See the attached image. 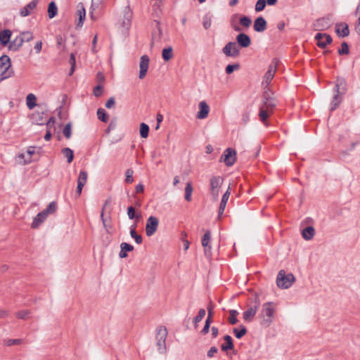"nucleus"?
<instances>
[{
  "instance_id": "nucleus-1",
  "label": "nucleus",
  "mask_w": 360,
  "mask_h": 360,
  "mask_svg": "<svg viewBox=\"0 0 360 360\" xmlns=\"http://www.w3.org/2000/svg\"><path fill=\"white\" fill-rule=\"evenodd\" d=\"M347 84L345 78L338 77L335 80L334 91L335 94L333 96L330 103V111L335 110L340 104L342 100V95L347 91Z\"/></svg>"
},
{
  "instance_id": "nucleus-2",
  "label": "nucleus",
  "mask_w": 360,
  "mask_h": 360,
  "mask_svg": "<svg viewBox=\"0 0 360 360\" xmlns=\"http://www.w3.org/2000/svg\"><path fill=\"white\" fill-rule=\"evenodd\" d=\"M274 303L268 302L262 305V310L259 314L260 324L264 327H269L273 321L275 309L273 307Z\"/></svg>"
},
{
  "instance_id": "nucleus-3",
  "label": "nucleus",
  "mask_w": 360,
  "mask_h": 360,
  "mask_svg": "<svg viewBox=\"0 0 360 360\" xmlns=\"http://www.w3.org/2000/svg\"><path fill=\"white\" fill-rule=\"evenodd\" d=\"M295 281V278L292 274H286L284 270H281L277 275L276 284L280 288L287 289L294 283Z\"/></svg>"
},
{
  "instance_id": "nucleus-4",
  "label": "nucleus",
  "mask_w": 360,
  "mask_h": 360,
  "mask_svg": "<svg viewBox=\"0 0 360 360\" xmlns=\"http://www.w3.org/2000/svg\"><path fill=\"white\" fill-rule=\"evenodd\" d=\"M167 330L165 326H160L157 328L156 341L159 353L165 354L167 352L166 338Z\"/></svg>"
},
{
  "instance_id": "nucleus-5",
  "label": "nucleus",
  "mask_w": 360,
  "mask_h": 360,
  "mask_svg": "<svg viewBox=\"0 0 360 360\" xmlns=\"http://www.w3.org/2000/svg\"><path fill=\"white\" fill-rule=\"evenodd\" d=\"M223 181L224 179L220 176H213L210 179V191L214 201H217L219 198V191Z\"/></svg>"
},
{
  "instance_id": "nucleus-6",
  "label": "nucleus",
  "mask_w": 360,
  "mask_h": 360,
  "mask_svg": "<svg viewBox=\"0 0 360 360\" xmlns=\"http://www.w3.org/2000/svg\"><path fill=\"white\" fill-rule=\"evenodd\" d=\"M11 59L8 56L4 55L0 57V76L1 79H6L11 77Z\"/></svg>"
},
{
  "instance_id": "nucleus-7",
  "label": "nucleus",
  "mask_w": 360,
  "mask_h": 360,
  "mask_svg": "<svg viewBox=\"0 0 360 360\" xmlns=\"http://www.w3.org/2000/svg\"><path fill=\"white\" fill-rule=\"evenodd\" d=\"M279 60L278 58H274L269 66V69L267 72L265 73L264 76V79L262 82V85L266 87L271 80L273 79L274 75L277 70V66L278 65Z\"/></svg>"
},
{
  "instance_id": "nucleus-8",
  "label": "nucleus",
  "mask_w": 360,
  "mask_h": 360,
  "mask_svg": "<svg viewBox=\"0 0 360 360\" xmlns=\"http://www.w3.org/2000/svg\"><path fill=\"white\" fill-rule=\"evenodd\" d=\"M260 306V301L257 297L255 298V300L252 302V304L248 307V309L245 311L243 314V319L246 322H251L257 311Z\"/></svg>"
},
{
  "instance_id": "nucleus-9",
  "label": "nucleus",
  "mask_w": 360,
  "mask_h": 360,
  "mask_svg": "<svg viewBox=\"0 0 360 360\" xmlns=\"http://www.w3.org/2000/svg\"><path fill=\"white\" fill-rule=\"evenodd\" d=\"M223 53L227 57L236 58L240 55V49L236 42H228L222 49Z\"/></svg>"
},
{
  "instance_id": "nucleus-10",
  "label": "nucleus",
  "mask_w": 360,
  "mask_h": 360,
  "mask_svg": "<svg viewBox=\"0 0 360 360\" xmlns=\"http://www.w3.org/2000/svg\"><path fill=\"white\" fill-rule=\"evenodd\" d=\"M236 160V153L235 150L228 148L225 150L221 157L220 161L224 162L226 166H232Z\"/></svg>"
},
{
  "instance_id": "nucleus-11",
  "label": "nucleus",
  "mask_w": 360,
  "mask_h": 360,
  "mask_svg": "<svg viewBox=\"0 0 360 360\" xmlns=\"http://www.w3.org/2000/svg\"><path fill=\"white\" fill-rule=\"evenodd\" d=\"M159 221L155 217L150 216L148 217L146 225V233L148 236H153L157 231Z\"/></svg>"
},
{
  "instance_id": "nucleus-12",
  "label": "nucleus",
  "mask_w": 360,
  "mask_h": 360,
  "mask_svg": "<svg viewBox=\"0 0 360 360\" xmlns=\"http://www.w3.org/2000/svg\"><path fill=\"white\" fill-rule=\"evenodd\" d=\"M315 39L317 41V46L321 49L326 48L328 44L333 41L332 37L326 33H317Z\"/></svg>"
},
{
  "instance_id": "nucleus-13",
  "label": "nucleus",
  "mask_w": 360,
  "mask_h": 360,
  "mask_svg": "<svg viewBox=\"0 0 360 360\" xmlns=\"http://www.w3.org/2000/svg\"><path fill=\"white\" fill-rule=\"evenodd\" d=\"M88 174L86 171H80L77 179V186L76 190V198H79L82 193L84 186L87 181Z\"/></svg>"
},
{
  "instance_id": "nucleus-14",
  "label": "nucleus",
  "mask_w": 360,
  "mask_h": 360,
  "mask_svg": "<svg viewBox=\"0 0 360 360\" xmlns=\"http://www.w3.org/2000/svg\"><path fill=\"white\" fill-rule=\"evenodd\" d=\"M331 25V20L329 17H324L317 19L314 23L315 30H326Z\"/></svg>"
},
{
  "instance_id": "nucleus-15",
  "label": "nucleus",
  "mask_w": 360,
  "mask_h": 360,
  "mask_svg": "<svg viewBox=\"0 0 360 360\" xmlns=\"http://www.w3.org/2000/svg\"><path fill=\"white\" fill-rule=\"evenodd\" d=\"M149 61L150 60L148 56L143 55L141 57L139 64V79H142L146 77L149 66Z\"/></svg>"
},
{
  "instance_id": "nucleus-16",
  "label": "nucleus",
  "mask_w": 360,
  "mask_h": 360,
  "mask_svg": "<svg viewBox=\"0 0 360 360\" xmlns=\"http://www.w3.org/2000/svg\"><path fill=\"white\" fill-rule=\"evenodd\" d=\"M211 238V233L207 231L202 238V245L204 248V252L206 257H211V246L209 245Z\"/></svg>"
},
{
  "instance_id": "nucleus-17",
  "label": "nucleus",
  "mask_w": 360,
  "mask_h": 360,
  "mask_svg": "<svg viewBox=\"0 0 360 360\" xmlns=\"http://www.w3.org/2000/svg\"><path fill=\"white\" fill-rule=\"evenodd\" d=\"M199 111L197 113V118L200 120L205 119L209 114L210 107L207 103L205 101H200L198 105Z\"/></svg>"
},
{
  "instance_id": "nucleus-18",
  "label": "nucleus",
  "mask_w": 360,
  "mask_h": 360,
  "mask_svg": "<svg viewBox=\"0 0 360 360\" xmlns=\"http://www.w3.org/2000/svg\"><path fill=\"white\" fill-rule=\"evenodd\" d=\"M267 27V22L266 20L262 17H257L253 25L254 30L257 32H262L266 30Z\"/></svg>"
},
{
  "instance_id": "nucleus-19",
  "label": "nucleus",
  "mask_w": 360,
  "mask_h": 360,
  "mask_svg": "<svg viewBox=\"0 0 360 360\" xmlns=\"http://www.w3.org/2000/svg\"><path fill=\"white\" fill-rule=\"evenodd\" d=\"M335 32L340 37H345L349 34V26L346 22H340L336 25Z\"/></svg>"
},
{
  "instance_id": "nucleus-20",
  "label": "nucleus",
  "mask_w": 360,
  "mask_h": 360,
  "mask_svg": "<svg viewBox=\"0 0 360 360\" xmlns=\"http://www.w3.org/2000/svg\"><path fill=\"white\" fill-rule=\"evenodd\" d=\"M38 4V0H32L20 11V15L22 17H26L30 15L32 11L34 9Z\"/></svg>"
},
{
  "instance_id": "nucleus-21",
  "label": "nucleus",
  "mask_w": 360,
  "mask_h": 360,
  "mask_svg": "<svg viewBox=\"0 0 360 360\" xmlns=\"http://www.w3.org/2000/svg\"><path fill=\"white\" fill-rule=\"evenodd\" d=\"M236 41L243 48H247L251 44L250 37L245 33L238 34L236 37Z\"/></svg>"
},
{
  "instance_id": "nucleus-22",
  "label": "nucleus",
  "mask_w": 360,
  "mask_h": 360,
  "mask_svg": "<svg viewBox=\"0 0 360 360\" xmlns=\"http://www.w3.org/2000/svg\"><path fill=\"white\" fill-rule=\"evenodd\" d=\"M77 16L78 17L77 27H81L86 18V11L82 4L77 6Z\"/></svg>"
},
{
  "instance_id": "nucleus-23",
  "label": "nucleus",
  "mask_w": 360,
  "mask_h": 360,
  "mask_svg": "<svg viewBox=\"0 0 360 360\" xmlns=\"http://www.w3.org/2000/svg\"><path fill=\"white\" fill-rule=\"evenodd\" d=\"M47 216L44 211L39 212L33 219L31 227L32 229L38 228L46 219Z\"/></svg>"
},
{
  "instance_id": "nucleus-24",
  "label": "nucleus",
  "mask_w": 360,
  "mask_h": 360,
  "mask_svg": "<svg viewBox=\"0 0 360 360\" xmlns=\"http://www.w3.org/2000/svg\"><path fill=\"white\" fill-rule=\"evenodd\" d=\"M22 44L23 39H22L20 36H18L10 42L8 49L11 51H16L19 50V49L22 46Z\"/></svg>"
},
{
  "instance_id": "nucleus-25",
  "label": "nucleus",
  "mask_w": 360,
  "mask_h": 360,
  "mask_svg": "<svg viewBox=\"0 0 360 360\" xmlns=\"http://www.w3.org/2000/svg\"><path fill=\"white\" fill-rule=\"evenodd\" d=\"M120 252L119 253V257L120 258H125L127 257V252H131L134 250V247L133 245L129 244V243H122L120 244Z\"/></svg>"
},
{
  "instance_id": "nucleus-26",
  "label": "nucleus",
  "mask_w": 360,
  "mask_h": 360,
  "mask_svg": "<svg viewBox=\"0 0 360 360\" xmlns=\"http://www.w3.org/2000/svg\"><path fill=\"white\" fill-rule=\"evenodd\" d=\"M224 340L225 341V343L221 345V350L224 352H226V351L232 349L234 347L232 338L229 335H226L224 337Z\"/></svg>"
},
{
  "instance_id": "nucleus-27",
  "label": "nucleus",
  "mask_w": 360,
  "mask_h": 360,
  "mask_svg": "<svg viewBox=\"0 0 360 360\" xmlns=\"http://www.w3.org/2000/svg\"><path fill=\"white\" fill-rule=\"evenodd\" d=\"M11 34L10 30H5L0 32V42L3 46H6L10 41Z\"/></svg>"
},
{
  "instance_id": "nucleus-28",
  "label": "nucleus",
  "mask_w": 360,
  "mask_h": 360,
  "mask_svg": "<svg viewBox=\"0 0 360 360\" xmlns=\"http://www.w3.org/2000/svg\"><path fill=\"white\" fill-rule=\"evenodd\" d=\"M315 234V229L313 226H307L304 228L302 231V237L307 240H311Z\"/></svg>"
},
{
  "instance_id": "nucleus-29",
  "label": "nucleus",
  "mask_w": 360,
  "mask_h": 360,
  "mask_svg": "<svg viewBox=\"0 0 360 360\" xmlns=\"http://www.w3.org/2000/svg\"><path fill=\"white\" fill-rule=\"evenodd\" d=\"M276 106V101L275 99H270L267 101H263L262 105L260 106L273 112L274 109Z\"/></svg>"
},
{
  "instance_id": "nucleus-30",
  "label": "nucleus",
  "mask_w": 360,
  "mask_h": 360,
  "mask_svg": "<svg viewBox=\"0 0 360 360\" xmlns=\"http://www.w3.org/2000/svg\"><path fill=\"white\" fill-rule=\"evenodd\" d=\"M58 13V8L55 2L51 1L48 6V16L49 18H54Z\"/></svg>"
},
{
  "instance_id": "nucleus-31",
  "label": "nucleus",
  "mask_w": 360,
  "mask_h": 360,
  "mask_svg": "<svg viewBox=\"0 0 360 360\" xmlns=\"http://www.w3.org/2000/svg\"><path fill=\"white\" fill-rule=\"evenodd\" d=\"M37 98L33 94H29L26 97V104L29 109H33L36 105Z\"/></svg>"
},
{
  "instance_id": "nucleus-32",
  "label": "nucleus",
  "mask_w": 360,
  "mask_h": 360,
  "mask_svg": "<svg viewBox=\"0 0 360 360\" xmlns=\"http://www.w3.org/2000/svg\"><path fill=\"white\" fill-rule=\"evenodd\" d=\"M136 224H134L130 227V235L134 238L136 243L137 244H141L143 241L142 237L141 235H139L136 231Z\"/></svg>"
},
{
  "instance_id": "nucleus-33",
  "label": "nucleus",
  "mask_w": 360,
  "mask_h": 360,
  "mask_svg": "<svg viewBox=\"0 0 360 360\" xmlns=\"http://www.w3.org/2000/svg\"><path fill=\"white\" fill-rule=\"evenodd\" d=\"M162 56L165 61H169L173 58V49L171 46L162 50Z\"/></svg>"
},
{
  "instance_id": "nucleus-34",
  "label": "nucleus",
  "mask_w": 360,
  "mask_h": 360,
  "mask_svg": "<svg viewBox=\"0 0 360 360\" xmlns=\"http://www.w3.org/2000/svg\"><path fill=\"white\" fill-rule=\"evenodd\" d=\"M61 153L67 158V162L71 163L74 158V152L70 148H64L62 149Z\"/></svg>"
},
{
  "instance_id": "nucleus-35",
  "label": "nucleus",
  "mask_w": 360,
  "mask_h": 360,
  "mask_svg": "<svg viewBox=\"0 0 360 360\" xmlns=\"http://www.w3.org/2000/svg\"><path fill=\"white\" fill-rule=\"evenodd\" d=\"M271 113L272 112H271L269 110H267L264 108L259 107V116L262 123L266 124L268 117Z\"/></svg>"
},
{
  "instance_id": "nucleus-36",
  "label": "nucleus",
  "mask_w": 360,
  "mask_h": 360,
  "mask_svg": "<svg viewBox=\"0 0 360 360\" xmlns=\"http://www.w3.org/2000/svg\"><path fill=\"white\" fill-rule=\"evenodd\" d=\"M97 116L98 118L103 122L108 121V115L103 108H100L97 110Z\"/></svg>"
},
{
  "instance_id": "nucleus-37",
  "label": "nucleus",
  "mask_w": 360,
  "mask_h": 360,
  "mask_svg": "<svg viewBox=\"0 0 360 360\" xmlns=\"http://www.w3.org/2000/svg\"><path fill=\"white\" fill-rule=\"evenodd\" d=\"M206 311L204 309H200L198 311V314L193 319V323L195 328H196L198 327V323L202 321V319L205 316Z\"/></svg>"
},
{
  "instance_id": "nucleus-38",
  "label": "nucleus",
  "mask_w": 360,
  "mask_h": 360,
  "mask_svg": "<svg viewBox=\"0 0 360 360\" xmlns=\"http://www.w3.org/2000/svg\"><path fill=\"white\" fill-rule=\"evenodd\" d=\"M233 333L236 338L240 339L247 333V329L244 326H240L239 330L237 328L233 329Z\"/></svg>"
},
{
  "instance_id": "nucleus-39",
  "label": "nucleus",
  "mask_w": 360,
  "mask_h": 360,
  "mask_svg": "<svg viewBox=\"0 0 360 360\" xmlns=\"http://www.w3.org/2000/svg\"><path fill=\"white\" fill-rule=\"evenodd\" d=\"M238 315V311L237 310L231 309L229 311V322L230 323V324L234 325V324L237 323L238 319L236 317Z\"/></svg>"
},
{
  "instance_id": "nucleus-40",
  "label": "nucleus",
  "mask_w": 360,
  "mask_h": 360,
  "mask_svg": "<svg viewBox=\"0 0 360 360\" xmlns=\"http://www.w3.org/2000/svg\"><path fill=\"white\" fill-rule=\"evenodd\" d=\"M193 192V187L191 182H188L186 184V188H185V200L188 202H190L191 200V195Z\"/></svg>"
},
{
  "instance_id": "nucleus-41",
  "label": "nucleus",
  "mask_w": 360,
  "mask_h": 360,
  "mask_svg": "<svg viewBox=\"0 0 360 360\" xmlns=\"http://www.w3.org/2000/svg\"><path fill=\"white\" fill-rule=\"evenodd\" d=\"M44 113L42 112L41 114L40 113H35V114H33L32 115V120H33V122L36 124H39V125H42L44 124L45 122V120H44L43 119V115Z\"/></svg>"
},
{
  "instance_id": "nucleus-42",
  "label": "nucleus",
  "mask_w": 360,
  "mask_h": 360,
  "mask_svg": "<svg viewBox=\"0 0 360 360\" xmlns=\"http://www.w3.org/2000/svg\"><path fill=\"white\" fill-rule=\"evenodd\" d=\"M148 133L149 127L145 123H141L140 124V136L142 138H147L148 136Z\"/></svg>"
},
{
  "instance_id": "nucleus-43",
  "label": "nucleus",
  "mask_w": 360,
  "mask_h": 360,
  "mask_svg": "<svg viewBox=\"0 0 360 360\" xmlns=\"http://www.w3.org/2000/svg\"><path fill=\"white\" fill-rule=\"evenodd\" d=\"M132 13L129 9V7H127L125 9V13L124 15L123 24L124 25H129L131 22Z\"/></svg>"
},
{
  "instance_id": "nucleus-44",
  "label": "nucleus",
  "mask_w": 360,
  "mask_h": 360,
  "mask_svg": "<svg viewBox=\"0 0 360 360\" xmlns=\"http://www.w3.org/2000/svg\"><path fill=\"white\" fill-rule=\"evenodd\" d=\"M31 311L30 310H21L15 314L17 318L27 320L29 319Z\"/></svg>"
},
{
  "instance_id": "nucleus-45",
  "label": "nucleus",
  "mask_w": 360,
  "mask_h": 360,
  "mask_svg": "<svg viewBox=\"0 0 360 360\" xmlns=\"http://www.w3.org/2000/svg\"><path fill=\"white\" fill-rule=\"evenodd\" d=\"M239 22L242 26L249 27L251 25L252 20L250 17L243 15L240 18Z\"/></svg>"
},
{
  "instance_id": "nucleus-46",
  "label": "nucleus",
  "mask_w": 360,
  "mask_h": 360,
  "mask_svg": "<svg viewBox=\"0 0 360 360\" xmlns=\"http://www.w3.org/2000/svg\"><path fill=\"white\" fill-rule=\"evenodd\" d=\"M63 133L66 139H69L72 135V124L70 122L66 124L63 129Z\"/></svg>"
},
{
  "instance_id": "nucleus-47",
  "label": "nucleus",
  "mask_w": 360,
  "mask_h": 360,
  "mask_svg": "<svg viewBox=\"0 0 360 360\" xmlns=\"http://www.w3.org/2000/svg\"><path fill=\"white\" fill-rule=\"evenodd\" d=\"M56 208H57L56 202H51L49 204L47 207L43 211H44V212L46 213V216L48 217V215L49 214L53 213L56 210Z\"/></svg>"
},
{
  "instance_id": "nucleus-48",
  "label": "nucleus",
  "mask_w": 360,
  "mask_h": 360,
  "mask_svg": "<svg viewBox=\"0 0 360 360\" xmlns=\"http://www.w3.org/2000/svg\"><path fill=\"white\" fill-rule=\"evenodd\" d=\"M266 6V0H257L255 4V10L256 12H261L265 8Z\"/></svg>"
},
{
  "instance_id": "nucleus-49",
  "label": "nucleus",
  "mask_w": 360,
  "mask_h": 360,
  "mask_svg": "<svg viewBox=\"0 0 360 360\" xmlns=\"http://www.w3.org/2000/svg\"><path fill=\"white\" fill-rule=\"evenodd\" d=\"M133 174L134 171L132 169L129 168L125 171V182L127 184H131L134 181Z\"/></svg>"
},
{
  "instance_id": "nucleus-50",
  "label": "nucleus",
  "mask_w": 360,
  "mask_h": 360,
  "mask_svg": "<svg viewBox=\"0 0 360 360\" xmlns=\"http://www.w3.org/2000/svg\"><path fill=\"white\" fill-rule=\"evenodd\" d=\"M20 37L22 39H23V43L25 41H30L33 39V34L30 32H21Z\"/></svg>"
},
{
  "instance_id": "nucleus-51",
  "label": "nucleus",
  "mask_w": 360,
  "mask_h": 360,
  "mask_svg": "<svg viewBox=\"0 0 360 360\" xmlns=\"http://www.w3.org/2000/svg\"><path fill=\"white\" fill-rule=\"evenodd\" d=\"M34 147L30 146L27 150V155L29 156L27 159L24 160V165H27L31 162L32 161V155L34 154Z\"/></svg>"
},
{
  "instance_id": "nucleus-52",
  "label": "nucleus",
  "mask_w": 360,
  "mask_h": 360,
  "mask_svg": "<svg viewBox=\"0 0 360 360\" xmlns=\"http://www.w3.org/2000/svg\"><path fill=\"white\" fill-rule=\"evenodd\" d=\"M349 52V46H348L347 43L345 41L342 42L341 44V48L338 50V54L342 56V55L348 54Z\"/></svg>"
},
{
  "instance_id": "nucleus-53",
  "label": "nucleus",
  "mask_w": 360,
  "mask_h": 360,
  "mask_svg": "<svg viewBox=\"0 0 360 360\" xmlns=\"http://www.w3.org/2000/svg\"><path fill=\"white\" fill-rule=\"evenodd\" d=\"M240 68V65L238 63L228 65L226 67L225 71L227 75L231 74L234 70H237Z\"/></svg>"
},
{
  "instance_id": "nucleus-54",
  "label": "nucleus",
  "mask_w": 360,
  "mask_h": 360,
  "mask_svg": "<svg viewBox=\"0 0 360 360\" xmlns=\"http://www.w3.org/2000/svg\"><path fill=\"white\" fill-rule=\"evenodd\" d=\"M22 342L21 339H5L4 342L7 346H12L13 345H19Z\"/></svg>"
},
{
  "instance_id": "nucleus-55",
  "label": "nucleus",
  "mask_w": 360,
  "mask_h": 360,
  "mask_svg": "<svg viewBox=\"0 0 360 360\" xmlns=\"http://www.w3.org/2000/svg\"><path fill=\"white\" fill-rule=\"evenodd\" d=\"M110 202V200H107L105 202V203H104V205L103 206L102 210H101V217L102 222L103 224L104 227L107 230V231H108V230L107 229V225H106V219L104 218V210H105V207L107 206V205L109 204Z\"/></svg>"
},
{
  "instance_id": "nucleus-56",
  "label": "nucleus",
  "mask_w": 360,
  "mask_h": 360,
  "mask_svg": "<svg viewBox=\"0 0 360 360\" xmlns=\"http://www.w3.org/2000/svg\"><path fill=\"white\" fill-rule=\"evenodd\" d=\"M211 24H212L211 18L207 15L204 16L203 19H202L203 27L205 30H207L210 27Z\"/></svg>"
},
{
  "instance_id": "nucleus-57",
  "label": "nucleus",
  "mask_w": 360,
  "mask_h": 360,
  "mask_svg": "<svg viewBox=\"0 0 360 360\" xmlns=\"http://www.w3.org/2000/svg\"><path fill=\"white\" fill-rule=\"evenodd\" d=\"M211 322H212V320H210L209 319H206L205 326L200 331L201 334L206 335L209 332Z\"/></svg>"
},
{
  "instance_id": "nucleus-58",
  "label": "nucleus",
  "mask_w": 360,
  "mask_h": 360,
  "mask_svg": "<svg viewBox=\"0 0 360 360\" xmlns=\"http://www.w3.org/2000/svg\"><path fill=\"white\" fill-rule=\"evenodd\" d=\"M127 215H128V217L130 219H133L134 218H137L139 219L140 217V216H136L135 215V209L134 208V207L132 206H129L128 208H127Z\"/></svg>"
},
{
  "instance_id": "nucleus-59",
  "label": "nucleus",
  "mask_w": 360,
  "mask_h": 360,
  "mask_svg": "<svg viewBox=\"0 0 360 360\" xmlns=\"http://www.w3.org/2000/svg\"><path fill=\"white\" fill-rule=\"evenodd\" d=\"M226 203H227L226 202L221 200L219 210H218V219H220L221 217L222 216V214L224 212V210L226 208Z\"/></svg>"
},
{
  "instance_id": "nucleus-60",
  "label": "nucleus",
  "mask_w": 360,
  "mask_h": 360,
  "mask_svg": "<svg viewBox=\"0 0 360 360\" xmlns=\"http://www.w3.org/2000/svg\"><path fill=\"white\" fill-rule=\"evenodd\" d=\"M103 93V88L101 85H97L94 89V95L96 97H99Z\"/></svg>"
},
{
  "instance_id": "nucleus-61",
  "label": "nucleus",
  "mask_w": 360,
  "mask_h": 360,
  "mask_svg": "<svg viewBox=\"0 0 360 360\" xmlns=\"http://www.w3.org/2000/svg\"><path fill=\"white\" fill-rule=\"evenodd\" d=\"M218 352V349L216 347H212L207 352V356L212 358Z\"/></svg>"
},
{
  "instance_id": "nucleus-62",
  "label": "nucleus",
  "mask_w": 360,
  "mask_h": 360,
  "mask_svg": "<svg viewBox=\"0 0 360 360\" xmlns=\"http://www.w3.org/2000/svg\"><path fill=\"white\" fill-rule=\"evenodd\" d=\"M213 309L214 306L212 302L209 304L207 306V311H208V316L207 319H209L210 320H212V317L213 316Z\"/></svg>"
},
{
  "instance_id": "nucleus-63",
  "label": "nucleus",
  "mask_w": 360,
  "mask_h": 360,
  "mask_svg": "<svg viewBox=\"0 0 360 360\" xmlns=\"http://www.w3.org/2000/svg\"><path fill=\"white\" fill-rule=\"evenodd\" d=\"M263 101H267L270 99H275L274 98L271 97V93L269 90H266L262 96Z\"/></svg>"
},
{
  "instance_id": "nucleus-64",
  "label": "nucleus",
  "mask_w": 360,
  "mask_h": 360,
  "mask_svg": "<svg viewBox=\"0 0 360 360\" xmlns=\"http://www.w3.org/2000/svg\"><path fill=\"white\" fill-rule=\"evenodd\" d=\"M115 104V98L113 97H110L106 102L105 103V107L107 108H111L112 107H113Z\"/></svg>"
}]
</instances>
